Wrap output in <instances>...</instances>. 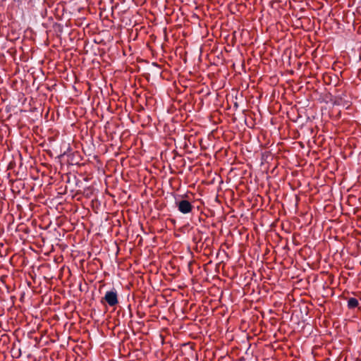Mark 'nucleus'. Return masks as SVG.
I'll return each mask as SVG.
<instances>
[{
	"instance_id": "obj_1",
	"label": "nucleus",
	"mask_w": 361,
	"mask_h": 361,
	"mask_svg": "<svg viewBox=\"0 0 361 361\" xmlns=\"http://www.w3.org/2000/svg\"><path fill=\"white\" fill-rule=\"evenodd\" d=\"M105 301L109 306L114 307L118 303L117 291L115 289L106 291L101 302Z\"/></svg>"
},
{
	"instance_id": "obj_2",
	"label": "nucleus",
	"mask_w": 361,
	"mask_h": 361,
	"mask_svg": "<svg viewBox=\"0 0 361 361\" xmlns=\"http://www.w3.org/2000/svg\"><path fill=\"white\" fill-rule=\"evenodd\" d=\"M176 205L178 211L183 214H189L193 209V205L186 200H176Z\"/></svg>"
},
{
	"instance_id": "obj_3",
	"label": "nucleus",
	"mask_w": 361,
	"mask_h": 361,
	"mask_svg": "<svg viewBox=\"0 0 361 361\" xmlns=\"http://www.w3.org/2000/svg\"><path fill=\"white\" fill-rule=\"evenodd\" d=\"M359 305L358 300L355 298H350L348 300V307L349 309H354Z\"/></svg>"
},
{
	"instance_id": "obj_4",
	"label": "nucleus",
	"mask_w": 361,
	"mask_h": 361,
	"mask_svg": "<svg viewBox=\"0 0 361 361\" xmlns=\"http://www.w3.org/2000/svg\"><path fill=\"white\" fill-rule=\"evenodd\" d=\"M334 104H336V105H344V106L347 105L346 108H348V106H350L348 102L343 101L341 97L336 98L335 102H334Z\"/></svg>"
}]
</instances>
